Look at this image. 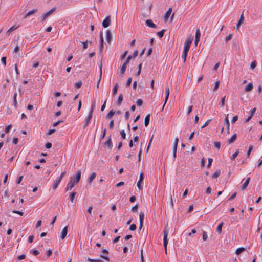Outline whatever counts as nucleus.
Here are the masks:
<instances>
[{"mask_svg": "<svg viewBox=\"0 0 262 262\" xmlns=\"http://www.w3.org/2000/svg\"><path fill=\"white\" fill-rule=\"evenodd\" d=\"M146 25L152 28H156L157 26L152 22V21L151 19H147L146 20Z\"/></svg>", "mask_w": 262, "mask_h": 262, "instance_id": "obj_8", "label": "nucleus"}, {"mask_svg": "<svg viewBox=\"0 0 262 262\" xmlns=\"http://www.w3.org/2000/svg\"><path fill=\"white\" fill-rule=\"evenodd\" d=\"M67 232H68V227L67 226H66L63 228V229H62V231H61V239H64L67 234Z\"/></svg>", "mask_w": 262, "mask_h": 262, "instance_id": "obj_10", "label": "nucleus"}, {"mask_svg": "<svg viewBox=\"0 0 262 262\" xmlns=\"http://www.w3.org/2000/svg\"><path fill=\"white\" fill-rule=\"evenodd\" d=\"M237 193L235 192L233 194H232L230 197L229 198V200H232L234 199V198L236 196Z\"/></svg>", "mask_w": 262, "mask_h": 262, "instance_id": "obj_62", "label": "nucleus"}, {"mask_svg": "<svg viewBox=\"0 0 262 262\" xmlns=\"http://www.w3.org/2000/svg\"><path fill=\"white\" fill-rule=\"evenodd\" d=\"M60 182H61V180H60V179L57 178L56 180V181L53 186V189L54 190H55L57 188V187H58V185L59 184V183H60Z\"/></svg>", "mask_w": 262, "mask_h": 262, "instance_id": "obj_21", "label": "nucleus"}, {"mask_svg": "<svg viewBox=\"0 0 262 262\" xmlns=\"http://www.w3.org/2000/svg\"><path fill=\"white\" fill-rule=\"evenodd\" d=\"M132 58V56L129 55L127 57L126 60L123 63V65L122 66L121 69H120V73L122 75H123L124 74V72L125 71L126 67L127 64L129 63L130 60Z\"/></svg>", "mask_w": 262, "mask_h": 262, "instance_id": "obj_2", "label": "nucleus"}, {"mask_svg": "<svg viewBox=\"0 0 262 262\" xmlns=\"http://www.w3.org/2000/svg\"><path fill=\"white\" fill-rule=\"evenodd\" d=\"M88 40H86L84 42H82V43L83 45V49H86L88 48Z\"/></svg>", "mask_w": 262, "mask_h": 262, "instance_id": "obj_51", "label": "nucleus"}, {"mask_svg": "<svg viewBox=\"0 0 262 262\" xmlns=\"http://www.w3.org/2000/svg\"><path fill=\"white\" fill-rule=\"evenodd\" d=\"M142 103L143 101L141 99H138L136 101V104L138 106H141L142 104Z\"/></svg>", "mask_w": 262, "mask_h": 262, "instance_id": "obj_54", "label": "nucleus"}, {"mask_svg": "<svg viewBox=\"0 0 262 262\" xmlns=\"http://www.w3.org/2000/svg\"><path fill=\"white\" fill-rule=\"evenodd\" d=\"M123 100V95L122 94H120L118 98V100L117 101V103L118 105H120L122 102Z\"/></svg>", "mask_w": 262, "mask_h": 262, "instance_id": "obj_24", "label": "nucleus"}, {"mask_svg": "<svg viewBox=\"0 0 262 262\" xmlns=\"http://www.w3.org/2000/svg\"><path fill=\"white\" fill-rule=\"evenodd\" d=\"M114 127V120H112L110 122V124H109V127L111 128V129H113Z\"/></svg>", "mask_w": 262, "mask_h": 262, "instance_id": "obj_63", "label": "nucleus"}, {"mask_svg": "<svg viewBox=\"0 0 262 262\" xmlns=\"http://www.w3.org/2000/svg\"><path fill=\"white\" fill-rule=\"evenodd\" d=\"M120 135L121 136V137L123 139H125L126 137V134L124 130H121L120 131Z\"/></svg>", "mask_w": 262, "mask_h": 262, "instance_id": "obj_44", "label": "nucleus"}, {"mask_svg": "<svg viewBox=\"0 0 262 262\" xmlns=\"http://www.w3.org/2000/svg\"><path fill=\"white\" fill-rule=\"evenodd\" d=\"M232 34H230L226 37V38H225L226 41V42L229 41V40H230L232 39Z\"/></svg>", "mask_w": 262, "mask_h": 262, "instance_id": "obj_48", "label": "nucleus"}, {"mask_svg": "<svg viewBox=\"0 0 262 262\" xmlns=\"http://www.w3.org/2000/svg\"><path fill=\"white\" fill-rule=\"evenodd\" d=\"M192 39H190V38H187L186 39V40L185 41V43H184V48H188V49H189L190 48V45L192 43Z\"/></svg>", "mask_w": 262, "mask_h": 262, "instance_id": "obj_12", "label": "nucleus"}, {"mask_svg": "<svg viewBox=\"0 0 262 262\" xmlns=\"http://www.w3.org/2000/svg\"><path fill=\"white\" fill-rule=\"evenodd\" d=\"M82 84V82L81 81H79L75 83V86L78 89L80 88Z\"/></svg>", "mask_w": 262, "mask_h": 262, "instance_id": "obj_45", "label": "nucleus"}, {"mask_svg": "<svg viewBox=\"0 0 262 262\" xmlns=\"http://www.w3.org/2000/svg\"><path fill=\"white\" fill-rule=\"evenodd\" d=\"M76 194V192H73L70 194V201L71 203H73L74 198Z\"/></svg>", "mask_w": 262, "mask_h": 262, "instance_id": "obj_35", "label": "nucleus"}, {"mask_svg": "<svg viewBox=\"0 0 262 262\" xmlns=\"http://www.w3.org/2000/svg\"><path fill=\"white\" fill-rule=\"evenodd\" d=\"M144 214L143 212H141L139 214V221L140 222H143Z\"/></svg>", "mask_w": 262, "mask_h": 262, "instance_id": "obj_33", "label": "nucleus"}, {"mask_svg": "<svg viewBox=\"0 0 262 262\" xmlns=\"http://www.w3.org/2000/svg\"><path fill=\"white\" fill-rule=\"evenodd\" d=\"M224 124H225L226 128L227 130V132L229 133L230 124H229V121L228 120V116H227L226 118H225Z\"/></svg>", "mask_w": 262, "mask_h": 262, "instance_id": "obj_14", "label": "nucleus"}, {"mask_svg": "<svg viewBox=\"0 0 262 262\" xmlns=\"http://www.w3.org/2000/svg\"><path fill=\"white\" fill-rule=\"evenodd\" d=\"M46 148L47 149H49L52 147V144L50 142H48L46 144Z\"/></svg>", "mask_w": 262, "mask_h": 262, "instance_id": "obj_60", "label": "nucleus"}, {"mask_svg": "<svg viewBox=\"0 0 262 262\" xmlns=\"http://www.w3.org/2000/svg\"><path fill=\"white\" fill-rule=\"evenodd\" d=\"M19 26H13L12 27H11L6 32V34L7 35H9L12 32L16 30L17 28H18Z\"/></svg>", "mask_w": 262, "mask_h": 262, "instance_id": "obj_22", "label": "nucleus"}, {"mask_svg": "<svg viewBox=\"0 0 262 262\" xmlns=\"http://www.w3.org/2000/svg\"><path fill=\"white\" fill-rule=\"evenodd\" d=\"M208 236L207 233L206 231H203V235H202V238L204 241H206L207 239Z\"/></svg>", "mask_w": 262, "mask_h": 262, "instance_id": "obj_37", "label": "nucleus"}, {"mask_svg": "<svg viewBox=\"0 0 262 262\" xmlns=\"http://www.w3.org/2000/svg\"><path fill=\"white\" fill-rule=\"evenodd\" d=\"M25 257H26V256L24 254L20 255L19 256H18L17 259L19 260H23L25 258Z\"/></svg>", "mask_w": 262, "mask_h": 262, "instance_id": "obj_59", "label": "nucleus"}, {"mask_svg": "<svg viewBox=\"0 0 262 262\" xmlns=\"http://www.w3.org/2000/svg\"><path fill=\"white\" fill-rule=\"evenodd\" d=\"M106 129L104 128V130H103V133H102V135H101V137H100V139L101 140L103 139L105 137V136L106 135Z\"/></svg>", "mask_w": 262, "mask_h": 262, "instance_id": "obj_47", "label": "nucleus"}, {"mask_svg": "<svg viewBox=\"0 0 262 262\" xmlns=\"http://www.w3.org/2000/svg\"><path fill=\"white\" fill-rule=\"evenodd\" d=\"M104 146L107 147L108 149H111L113 146L111 136L108 140L104 143Z\"/></svg>", "mask_w": 262, "mask_h": 262, "instance_id": "obj_6", "label": "nucleus"}, {"mask_svg": "<svg viewBox=\"0 0 262 262\" xmlns=\"http://www.w3.org/2000/svg\"><path fill=\"white\" fill-rule=\"evenodd\" d=\"M100 45H99V52L100 53H102L103 51V39L101 38V40H100Z\"/></svg>", "mask_w": 262, "mask_h": 262, "instance_id": "obj_29", "label": "nucleus"}, {"mask_svg": "<svg viewBox=\"0 0 262 262\" xmlns=\"http://www.w3.org/2000/svg\"><path fill=\"white\" fill-rule=\"evenodd\" d=\"M1 61L3 65L5 67L6 66V57H3L1 58Z\"/></svg>", "mask_w": 262, "mask_h": 262, "instance_id": "obj_49", "label": "nucleus"}, {"mask_svg": "<svg viewBox=\"0 0 262 262\" xmlns=\"http://www.w3.org/2000/svg\"><path fill=\"white\" fill-rule=\"evenodd\" d=\"M253 88V85L252 83H249L248 85L245 88V91L246 92H250L252 91Z\"/></svg>", "mask_w": 262, "mask_h": 262, "instance_id": "obj_17", "label": "nucleus"}, {"mask_svg": "<svg viewBox=\"0 0 262 262\" xmlns=\"http://www.w3.org/2000/svg\"><path fill=\"white\" fill-rule=\"evenodd\" d=\"M136 225L134 224H132L129 228V230L131 231H135L136 229Z\"/></svg>", "mask_w": 262, "mask_h": 262, "instance_id": "obj_41", "label": "nucleus"}, {"mask_svg": "<svg viewBox=\"0 0 262 262\" xmlns=\"http://www.w3.org/2000/svg\"><path fill=\"white\" fill-rule=\"evenodd\" d=\"M165 31H166L165 30L163 29L161 31L158 32L157 33V35L158 36V37L159 38H162L163 36L164 32H165Z\"/></svg>", "mask_w": 262, "mask_h": 262, "instance_id": "obj_32", "label": "nucleus"}, {"mask_svg": "<svg viewBox=\"0 0 262 262\" xmlns=\"http://www.w3.org/2000/svg\"><path fill=\"white\" fill-rule=\"evenodd\" d=\"M138 205L136 204L134 206H133L132 208V211L135 212H137V210H138Z\"/></svg>", "mask_w": 262, "mask_h": 262, "instance_id": "obj_56", "label": "nucleus"}, {"mask_svg": "<svg viewBox=\"0 0 262 262\" xmlns=\"http://www.w3.org/2000/svg\"><path fill=\"white\" fill-rule=\"evenodd\" d=\"M211 121V119H208V120H207L205 123L203 125V126L201 127L202 128H203L204 127H205L206 126H207V125H208V124H209V123L210 122V121Z\"/></svg>", "mask_w": 262, "mask_h": 262, "instance_id": "obj_43", "label": "nucleus"}, {"mask_svg": "<svg viewBox=\"0 0 262 262\" xmlns=\"http://www.w3.org/2000/svg\"><path fill=\"white\" fill-rule=\"evenodd\" d=\"M55 10H56L55 7L53 8L49 11H48V12H47L45 14V16L49 17L50 15H51L55 11Z\"/></svg>", "mask_w": 262, "mask_h": 262, "instance_id": "obj_25", "label": "nucleus"}, {"mask_svg": "<svg viewBox=\"0 0 262 262\" xmlns=\"http://www.w3.org/2000/svg\"><path fill=\"white\" fill-rule=\"evenodd\" d=\"M144 174L143 173L141 172L140 174V177H139V182H142V181H143V179H144Z\"/></svg>", "mask_w": 262, "mask_h": 262, "instance_id": "obj_53", "label": "nucleus"}, {"mask_svg": "<svg viewBox=\"0 0 262 262\" xmlns=\"http://www.w3.org/2000/svg\"><path fill=\"white\" fill-rule=\"evenodd\" d=\"M223 225V223H221L218 225V226L217 227L216 231L220 234L222 233V228Z\"/></svg>", "mask_w": 262, "mask_h": 262, "instance_id": "obj_27", "label": "nucleus"}, {"mask_svg": "<svg viewBox=\"0 0 262 262\" xmlns=\"http://www.w3.org/2000/svg\"><path fill=\"white\" fill-rule=\"evenodd\" d=\"M34 236L33 235H30L28 237V242L29 243H32L33 241Z\"/></svg>", "mask_w": 262, "mask_h": 262, "instance_id": "obj_61", "label": "nucleus"}, {"mask_svg": "<svg viewBox=\"0 0 262 262\" xmlns=\"http://www.w3.org/2000/svg\"><path fill=\"white\" fill-rule=\"evenodd\" d=\"M11 127H12V125L11 124L6 126L5 128V132L8 133L10 130V129L11 128Z\"/></svg>", "mask_w": 262, "mask_h": 262, "instance_id": "obj_57", "label": "nucleus"}, {"mask_svg": "<svg viewBox=\"0 0 262 262\" xmlns=\"http://www.w3.org/2000/svg\"><path fill=\"white\" fill-rule=\"evenodd\" d=\"M132 81V77H129L127 80V82L126 83V86H127V87L129 86L131 84Z\"/></svg>", "mask_w": 262, "mask_h": 262, "instance_id": "obj_42", "label": "nucleus"}, {"mask_svg": "<svg viewBox=\"0 0 262 262\" xmlns=\"http://www.w3.org/2000/svg\"><path fill=\"white\" fill-rule=\"evenodd\" d=\"M12 212L13 213H16L21 216H22L24 214V213L23 212L18 210H13Z\"/></svg>", "mask_w": 262, "mask_h": 262, "instance_id": "obj_55", "label": "nucleus"}, {"mask_svg": "<svg viewBox=\"0 0 262 262\" xmlns=\"http://www.w3.org/2000/svg\"><path fill=\"white\" fill-rule=\"evenodd\" d=\"M80 178H81V171L79 170L76 172V175L73 176L72 181L73 182L77 184L79 182Z\"/></svg>", "mask_w": 262, "mask_h": 262, "instance_id": "obj_3", "label": "nucleus"}, {"mask_svg": "<svg viewBox=\"0 0 262 262\" xmlns=\"http://www.w3.org/2000/svg\"><path fill=\"white\" fill-rule=\"evenodd\" d=\"M212 161H213V159H211V158H209L208 159V163L207 164V167L208 168H210L211 165V164L212 163Z\"/></svg>", "mask_w": 262, "mask_h": 262, "instance_id": "obj_52", "label": "nucleus"}, {"mask_svg": "<svg viewBox=\"0 0 262 262\" xmlns=\"http://www.w3.org/2000/svg\"><path fill=\"white\" fill-rule=\"evenodd\" d=\"M37 11V9H33L31 11H30L27 13V16H30L31 15H32L33 14H34L35 13H36Z\"/></svg>", "mask_w": 262, "mask_h": 262, "instance_id": "obj_38", "label": "nucleus"}, {"mask_svg": "<svg viewBox=\"0 0 262 262\" xmlns=\"http://www.w3.org/2000/svg\"><path fill=\"white\" fill-rule=\"evenodd\" d=\"M256 66V61H254L252 62H251V63L250 64V68L252 69H254Z\"/></svg>", "mask_w": 262, "mask_h": 262, "instance_id": "obj_50", "label": "nucleus"}, {"mask_svg": "<svg viewBox=\"0 0 262 262\" xmlns=\"http://www.w3.org/2000/svg\"><path fill=\"white\" fill-rule=\"evenodd\" d=\"M245 250V249L244 248L240 247L236 249L235 253L237 255H239L243 251Z\"/></svg>", "mask_w": 262, "mask_h": 262, "instance_id": "obj_26", "label": "nucleus"}, {"mask_svg": "<svg viewBox=\"0 0 262 262\" xmlns=\"http://www.w3.org/2000/svg\"><path fill=\"white\" fill-rule=\"evenodd\" d=\"M101 75H102V69H101V67H100V76H99V79L98 80L97 84V88H99V83H100V80H101Z\"/></svg>", "mask_w": 262, "mask_h": 262, "instance_id": "obj_40", "label": "nucleus"}, {"mask_svg": "<svg viewBox=\"0 0 262 262\" xmlns=\"http://www.w3.org/2000/svg\"><path fill=\"white\" fill-rule=\"evenodd\" d=\"M171 12H172V8H169V9L168 10V11L166 12L165 16H164L165 21H166L167 20L168 18H169V17L170 16V15L171 13Z\"/></svg>", "mask_w": 262, "mask_h": 262, "instance_id": "obj_13", "label": "nucleus"}, {"mask_svg": "<svg viewBox=\"0 0 262 262\" xmlns=\"http://www.w3.org/2000/svg\"><path fill=\"white\" fill-rule=\"evenodd\" d=\"M221 174V170H216L215 172L212 174V179H216Z\"/></svg>", "mask_w": 262, "mask_h": 262, "instance_id": "obj_20", "label": "nucleus"}, {"mask_svg": "<svg viewBox=\"0 0 262 262\" xmlns=\"http://www.w3.org/2000/svg\"><path fill=\"white\" fill-rule=\"evenodd\" d=\"M75 183L73 182L72 180H71L67 184L66 187V191L71 190L74 187Z\"/></svg>", "mask_w": 262, "mask_h": 262, "instance_id": "obj_9", "label": "nucleus"}, {"mask_svg": "<svg viewBox=\"0 0 262 262\" xmlns=\"http://www.w3.org/2000/svg\"><path fill=\"white\" fill-rule=\"evenodd\" d=\"M238 154H239V151L238 150H237L235 151V152L232 155V157H231V159L232 160H234L236 158V157L238 156Z\"/></svg>", "mask_w": 262, "mask_h": 262, "instance_id": "obj_34", "label": "nucleus"}, {"mask_svg": "<svg viewBox=\"0 0 262 262\" xmlns=\"http://www.w3.org/2000/svg\"><path fill=\"white\" fill-rule=\"evenodd\" d=\"M200 37V32L199 29H198L195 33V38L194 41V44L196 46L199 40Z\"/></svg>", "mask_w": 262, "mask_h": 262, "instance_id": "obj_7", "label": "nucleus"}, {"mask_svg": "<svg viewBox=\"0 0 262 262\" xmlns=\"http://www.w3.org/2000/svg\"><path fill=\"white\" fill-rule=\"evenodd\" d=\"M150 116H146V117H145V121H144V124H145V126H147L149 124V120H150Z\"/></svg>", "mask_w": 262, "mask_h": 262, "instance_id": "obj_31", "label": "nucleus"}, {"mask_svg": "<svg viewBox=\"0 0 262 262\" xmlns=\"http://www.w3.org/2000/svg\"><path fill=\"white\" fill-rule=\"evenodd\" d=\"M138 54V50H135V51L134 52V53H133V56H132V58H135L137 56Z\"/></svg>", "mask_w": 262, "mask_h": 262, "instance_id": "obj_64", "label": "nucleus"}, {"mask_svg": "<svg viewBox=\"0 0 262 262\" xmlns=\"http://www.w3.org/2000/svg\"><path fill=\"white\" fill-rule=\"evenodd\" d=\"M250 181V178L249 177L247 179V180H246V181L244 182V183L242 185V187H241V189L242 190H245V189H246V188L247 187L249 183V182Z\"/></svg>", "mask_w": 262, "mask_h": 262, "instance_id": "obj_11", "label": "nucleus"}, {"mask_svg": "<svg viewBox=\"0 0 262 262\" xmlns=\"http://www.w3.org/2000/svg\"><path fill=\"white\" fill-rule=\"evenodd\" d=\"M92 116H88L84 120V128H85L86 126H87L92 119Z\"/></svg>", "mask_w": 262, "mask_h": 262, "instance_id": "obj_16", "label": "nucleus"}, {"mask_svg": "<svg viewBox=\"0 0 262 262\" xmlns=\"http://www.w3.org/2000/svg\"><path fill=\"white\" fill-rule=\"evenodd\" d=\"M244 20V17L243 13H242V14L241 15L239 20L238 21V23L239 24H242L243 23Z\"/></svg>", "mask_w": 262, "mask_h": 262, "instance_id": "obj_46", "label": "nucleus"}, {"mask_svg": "<svg viewBox=\"0 0 262 262\" xmlns=\"http://www.w3.org/2000/svg\"><path fill=\"white\" fill-rule=\"evenodd\" d=\"M95 106H96V101L95 100H94L92 101L91 108V110L88 115H92L93 114L94 110L95 108Z\"/></svg>", "mask_w": 262, "mask_h": 262, "instance_id": "obj_15", "label": "nucleus"}, {"mask_svg": "<svg viewBox=\"0 0 262 262\" xmlns=\"http://www.w3.org/2000/svg\"><path fill=\"white\" fill-rule=\"evenodd\" d=\"M169 233V229L167 228V227H165L164 230L163 231V244L164 246L165 250V253L167 254V246L168 244V239H167V236Z\"/></svg>", "mask_w": 262, "mask_h": 262, "instance_id": "obj_1", "label": "nucleus"}, {"mask_svg": "<svg viewBox=\"0 0 262 262\" xmlns=\"http://www.w3.org/2000/svg\"><path fill=\"white\" fill-rule=\"evenodd\" d=\"M96 176V173L95 172H93L89 177V179H88V183L89 184H91L92 181H93V180L95 178Z\"/></svg>", "mask_w": 262, "mask_h": 262, "instance_id": "obj_18", "label": "nucleus"}, {"mask_svg": "<svg viewBox=\"0 0 262 262\" xmlns=\"http://www.w3.org/2000/svg\"><path fill=\"white\" fill-rule=\"evenodd\" d=\"M253 149V146L252 145H250L249 147V149L247 152V157H248L250 154H251V152L252 151V150Z\"/></svg>", "mask_w": 262, "mask_h": 262, "instance_id": "obj_39", "label": "nucleus"}, {"mask_svg": "<svg viewBox=\"0 0 262 262\" xmlns=\"http://www.w3.org/2000/svg\"><path fill=\"white\" fill-rule=\"evenodd\" d=\"M118 88V85L117 83H116L113 88V89L112 93H113V95H116V94L117 93Z\"/></svg>", "mask_w": 262, "mask_h": 262, "instance_id": "obj_28", "label": "nucleus"}, {"mask_svg": "<svg viewBox=\"0 0 262 262\" xmlns=\"http://www.w3.org/2000/svg\"><path fill=\"white\" fill-rule=\"evenodd\" d=\"M219 85H220V81H216L215 83L213 89V91L214 92H216L217 90V89L219 87Z\"/></svg>", "mask_w": 262, "mask_h": 262, "instance_id": "obj_30", "label": "nucleus"}, {"mask_svg": "<svg viewBox=\"0 0 262 262\" xmlns=\"http://www.w3.org/2000/svg\"><path fill=\"white\" fill-rule=\"evenodd\" d=\"M237 138V135L236 134H234L228 140L229 144L233 143Z\"/></svg>", "mask_w": 262, "mask_h": 262, "instance_id": "obj_19", "label": "nucleus"}, {"mask_svg": "<svg viewBox=\"0 0 262 262\" xmlns=\"http://www.w3.org/2000/svg\"><path fill=\"white\" fill-rule=\"evenodd\" d=\"M165 103L166 102L168 98V97H169V88L168 86H167L166 88V89H165Z\"/></svg>", "mask_w": 262, "mask_h": 262, "instance_id": "obj_23", "label": "nucleus"}, {"mask_svg": "<svg viewBox=\"0 0 262 262\" xmlns=\"http://www.w3.org/2000/svg\"><path fill=\"white\" fill-rule=\"evenodd\" d=\"M214 146H215V147L217 149H220V143L219 142H214Z\"/></svg>", "mask_w": 262, "mask_h": 262, "instance_id": "obj_58", "label": "nucleus"}, {"mask_svg": "<svg viewBox=\"0 0 262 262\" xmlns=\"http://www.w3.org/2000/svg\"><path fill=\"white\" fill-rule=\"evenodd\" d=\"M112 34L109 30L106 31V39L108 43H110L112 40Z\"/></svg>", "mask_w": 262, "mask_h": 262, "instance_id": "obj_5", "label": "nucleus"}, {"mask_svg": "<svg viewBox=\"0 0 262 262\" xmlns=\"http://www.w3.org/2000/svg\"><path fill=\"white\" fill-rule=\"evenodd\" d=\"M111 24V18L110 16H107L105 17L104 20L102 22V26L104 28L108 27Z\"/></svg>", "mask_w": 262, "mask_h": 262, "instance_id": "obj_4", "label": "nucleus"}, {"mask_svg": "<svg viewBox=\"0 0 262 262\" xmlns=\"http://www.w3.org/2000/svg\"><path fill=\"white\" fill-rule=\"evenodd\" d=\"M179 139L178 138H176L174 139L173 148L177 149V145L178 143Z\"/></svg>", "mask_w": 262, "mask_h": 262, "instance_id": "obj_36", "label": "nucleus"}]
</instances>
